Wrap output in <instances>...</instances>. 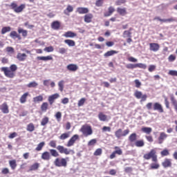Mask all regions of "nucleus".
I'll use <instances>...</instances> for the list:
<instances>
[{
  "label": "nucleus",
  "instance_id": "obj_1",
  "mask_svg": "<svg viewBox=\"0 0 177 177\" xmlns=\"http://www.w3.org/2000/svg\"><path fill=\"white\" fill-rule=\"evenodd\" d=\"M49 147H53V149H56L60 153V154H65L66 156H68V154H74V150L68 149V148L64 147L63 145L57 146L56 140H51L49 142Z\"/></svg>",
  "mask_w": 177,
  "mask_h": 177
},
{
  "label": "nucleus",
  "instance_id": "obj_2",
  "mask_svg": "<svg viewBox=\"0 0 177 177\" xmlns=\"http://www.w3.org/2000/svg\"><path fill=\"white\" fill-rule=\"evenodd\" d=\"M1 71L4 73V75L7 78H15L16 77V71H17V65L12 64L10 67H2Z\"/></svg>",
  "mask_w": 177,
  "mask_h": 177
},
{
  "label": "nucleus",
  "instance_id": "obj_3",
  "mask_svg": "<svg viewBox=\"0 0 177 177\" xmlns=\"http://www.w3.org/2000/svg\"><path fill=\"white\" fill-rule=\"evenodd\" d=\"M9 7L12 10H13L15 13H21L24 9H26V4L22 3L20 6H17V3L15 1L12 2L10 5Z\"/></svg>",
  "mask_w": 177,
  "mask_h": 177
},
{
  "label": "nucleus",
  "instance_id": "obj_4",
  "mask_svg": "<svg viewBox=\"0 0 177 177\" xmlns=\"http://www.w3.org/2000/svg\"><path fill=\"white\" fill-rule=\"evenodd\" d=\"M80 132H82L83 136L85 138H88V136H91L93 133V130H92V127L88 124L82 125L80 129Z\"/></svg>",
  "mask_w": 177,
  "mask_h": 177
},
{
  "label": "nucleus",
  "instance_id": "obj_5",
  "mask_svg": "<svg viewBox=\"0 0 177 177\" xmlns=\"http://www.w3.org/2000/svg\"><path fill=\"white\" fill-rule=\"evenodd\" d=\"M156 153L154 149H151L149 153L144 154L143 158L145 160H150L151 158L153 162H157L158 159L157 158Z\"/></svg>",
  "mask_w": 177,
  "mask_h": 177
},
{
  "label": "nucleus",
  "instance_id": "obj_6",
  "mask_svg": "<svg viewBox=\"0 0 177 177\" xmlns=\"http://www.w3.org/2000/svg\"><path fill=\"white\" fill-rule=\"evenodd\" d=\"M67 161H68V157L66 158H57L54 161V165L55 167H64L66 168L67 167Z\"/></svg>",
  "mask_w": 177,
  "mask_h": 177
},
{
  "label": "nucleus",
  "instance_id": "obj_7",
  "mask_svg": "<svg viewBox=\"0 0 177 177\" xmlns=\"http://www.w3.org/2000/svg\"><path fill=\"white\" fill-rule=\"evenodd\" d=\"M80 140V136L78 134L73 135L67 142L66 147H71L75 145V142Z\"/></svg>",
  "mask_w": 177,
  "mask_h": 177
},
{
  "label": "nucleus",
  "instance_id": "obj_8",
  "mask_svg": "<svg viewBox=\"0 0 177 177\" xmlns=\"http://www.w3.org/2000/svg\"><path fill=\"white\" fill-rule=\"evenodd\" d=\"M129 134V129H125L124 130L122 133V129H119L115 132V136L117 138V139H120L122 136H127V135Z\"/></svg>",
  "mask_w": 177,
  "mask_h": 177
},
{
  "label": "nucleus",
  "instance_id": "obj_9",
  "mask_svg": "<svg viewBox=\"0 0 177 177\" xmlns=\"http://www.w3.org/2000/svg\"><path fill=\"white\" fill-rule=\"evenodd\" d=\"M133 28H130L128 30H124L123 32V38H127V44H131L132 42V31Z\"/></svg>",
  "mask_w": 177,
  "mask_h": 177
},
{
  "label": "nucleus",
  "instance_id": "obj_10",
  "mask_svg": "<svg viewBox=\"0 0 177 177\" xmlns=\"http://www.w3.org/2000/svg\"><path fill=\"white\" fill-rule=\"evenodd\" d=\"M114 150L112 153L110 155L109 158L111 160H113V158H115V155L118 156H122V149L120 147H114Z\"/></svg>",
  "mask_w": 177,
  "mask_h": 177
},
{
  "label": "nucleus",
  "instance_id": "obj_11",
  "mask_svg": "<svg viewBox=\"0 0 177 177\" xmlns=\"http://www.w3.org/2000/svg\"><path fill=\"white\" fill-rule=\"evenodd\" d=\"M59 97H60V95H59V93H55L48 96V102L50 106H53V103H55V100H56V99H59Z\"/></svg>",
  "mask_w": 177,
  "mask_h": 177
},
{
  "label": "nucleus",
  "instance_id": "obj_12",
  "mask_svg": "<svg viewBox=\"0 0 177 177\" xmlns=\"http://www.w3.org/2000/svg\"><path fill=\"white\" fill-rule=\"evenodd\" d=\"M153 20H158L161 23H173V21H176V19L174 17H171L169 19H161L160 17H156Z\"/></svg>",
  "mask_w": 177,
  "mask_h": 177
},
{
  "label": "nucleus",
  "instance_id": "obj_13",
  "mask_svg": "<svg viewBox=\"0 0 177 177\" xmlns=\"http://www.w3.org/2000/svg\"><path fill=\"white\" fill-rule=\"evenodd\" d=\"M149 50L151 52H158V50H160V44L157 43H150Z\"/></svg>",
  "mask_w": 177,
  "mask_h": 177
},
{
  "label": "nucleus",
  "instance_id": "obj_14",
  "mask_svg": "<svg viewBox=\"0 0 177 177\" xmlns=\"http://www.w3.org/2000/svg\"><path fill=\"white\" fill-rule=\"evenodd\" d=\"M0 110L3 114H8L9 106L8 105V103L3 102L1 105H0Z\"/></svg>",
  "mask_w": 177,
  "mask_h": 177
},
{
  "label": "nucleus",
  "instance_id": "obj_15",
  "mask_svg": "<svg viewBox=\"0 0 177 177\" xmlns=\"http://www.w3.org/2000/svg\"><path fill=\"white\" fill-rule=\"evenodd\" d=\"M163 168H171L172 167L171 160L169 158H165L162 162Z\"/></svg>",
  "mask_w": 177,
  "mask_h": 177
},
{
  "label": "nucleus",
  "instance_id": "obj_16",
  "mask_svg": "<svg viewBox=\"0 0 177 177\" xmlns=\"http://www.w3.org/2000/svg\"><path fill=\"white\" fill-rule=\"evenodd\" d=\"M76 12L79 13V15H86L87 13H89V9L84 7H78L76 9Z\"/></svg>",
  "mask_w": 177,
  "mask_h": 177
},
{
  "label": "nucleus",
  "instance_id": "obj_17",
  "mask_svg": "<svg viewBox=\"0 0 177 177\" xmlns=\"http://www.w3.org/2000/svg\"><path fill=\"white\" fill-rule=\"evenodd\" d=\"M168 138V134L165 133V132H161L158 138L159 145H162L164 142V140Z\"/></svg>",
  "mask_w": 177,
  "mask_h": 177
},
{
  "label": "nucleus",
  "instance_id": "obj_18",
  "mask_svg": "<svg viewBox=\"0 0 177 177\" xmlns=\"http://www.w3.org/2000/svg\"><path fill=\"white\" fill-rule=\"evenodd\" d=\"M153 110L157 111L160 113H164V109L162 108V105L158 102H155L153 104Z\"/></svg>",
  "mask_w": 177,
  "mask_h": 177
},
{
  "label": "nucleus",
  "instance_id": "obj_19",
  "mask_svg": "<svg viewBox=\"0 0 177 177\" xmlns=\"http://www.w3.org/2000/svg\"><path fill=\"white\" fill-rule=\"evenodd\" d=\"M84 20L85 23H92V20H93V14H86L84 16Z\"/></svg>",
  "mask_w": 177,
  "mask_h": 177
},
{
  "label": "nucleus",
  "instance_id": "obj_20",
  "mask_svg": "<svg viewBox=\"0 0 177 177\" xmlns=\"http://www.w3.org/2000/svg\"><path fill=\"white\" fill-rule=\"evenodd\" d=\"M41 158L44 161H49V160H50V153H49L48 151L43 152L41 153Z\"/></svg>",
  "mask_w": 177,
  "mask_h": 177
},
{
  "label": "nucleus",
  "instance_id": "obj_21",
  "mask_svg": "<svg viewBox=\"0 0 177 177\" xmlns=\"http://www.w3.org/2000/svg\"><path fill=\"white\" fill-rule=\"evenodd\" d=\"M61 24L59 21H54L51 23V28L53 30H60Z\"/></svg>",
  "mask_w": 177,
  "mask_h": 177
},
{
  "label": "nucleus",
  "instance_id": "obj_22",
  "mask_svg": "<svg viewBox=\"0 0 177 177\" xmlns=\"http://www.w3.org/2000/svg\"><path fill=\"white\" fill-rule=\"evenodd\" d=\"M116 10H117V12L118 13V15H120V16H125V15H128V12H127L126 8L118 7Z\"/></svg>",
  "mask_w": 177,
  "mask_h": 177
},
{
  "label": "nucleus",
  "instance_id": "obj_23",
  "mask_svg": "<svg viewBox=\"0 0 177 177\" xmlns=\"http://www.w3.org/2000/svg\"><path fill=\"white\" fill-rule=\"evenodd\" d=\"M66 68L68 71L75 72L78 70V66L75 64H70L66 66Z\"/></svg>",
  "mask_w": 177,
  "mask_h": 177
},
{
  "label": "nucleus",
  "instance_id": "obj_24",
  "mask_svg": "<svg viewBox=\"0 0 177 177\" xmlns=\"http://www.w3.org/2000/svg\"><path fill=\"white\" fill-rule=\"evenodd\" d=\"M17 59L19 62H24L27 59V55L26 53H18L17 55Z\"/></svg>",
  "mask_w": 177,
  "mask_h": 177
},
{
  "label": "nucleus",
  "instance_id": "obj_25",
  "mask_svg": "<svg viewBox=\"0 0 177 177\" xmlns=\"http://www.w3.org/2000/svg\"><path fill=\"white\" fill-rule=\"evenodd\" d=\"M30 93L28 92L24 93L19 99L20 103L22 104L26 103V102H27V97H28Z\"/></svg>",
  "mask_w": 177,
  "mask_h": 177
},
{
  "label": "nucleus",
  "instance_id": "obj_26",
  "mask_svg": "<svg viewBox=\"0 0 177 177\" xmlns=\"http://www.w3.org/2000/svg\"><path fill=\"white\" fill-rule=\"evenodd\" d=\"M138 140V135L136 133H132L129 136V140L130 143H135L136 140Z\"/></svg>",
  "mask_w": 177,
  "mask_h": 177
},
{
  "label": "nucleus",
  "instance_id": "obj_27",
  "mask_svg": "<svg viewBox=\"0 0 177 177\" xmlns=\"http://www.w3.org/2000/svg\"><path fill=\"white\" fill-rule=\"evenodd\" d=\"M74 11V7L71 5H68L66 8L64 10V15H66V16H68L72 12Z\"/></svg>",
  "mask_w": 177,
  "mask_h": 177
},
{
  "label": "nucleus",
  "instance_id": "obj_28",
  "mask_svg": "<svg viewBox=\"0 0 177 177\" xmlns=\"http://www.w3.org/2000/svg\"><path fill=\"white\" fill-rule=\"evenodd\" d=\"M114 12H115V9H114L113 6H110L108 8V12H105L104 14V17H109L113 15V13H114Z\"/></svg>",
  "mask_w": 177,
  "mask_h": 177
},
{
  "label": "nucleus",
  "instance_id": "obj_29",
  "mask_svg": "<svg viewBox=\"0 0 177 177\" xmlns=\"http://www.w3.org/2000/svg\"><path fill=\"white\" fill-rule=\"evenodd\" d=\"M10 37L12 38V39H16L17 38L19 41L21 39V36L17 34V32L13 30L10 33Z\"/></svg>",
  "mask_w": 177,
  "mask_h": 177
},
{
  "label": "nucleus",
  "instance_id": "obj_30",
  "mask_svg": "<svg viewBox=\"0 0 177 177\" xmlns=\"http://www.w3.org/2000/svg\"><path fill=\"white\" fill-rule=\"evenodd\" d=\"M39 168V163L35 162L34 164L31 165L29 167L28 172L31 171H37Z\"/></svg>",
  "mask_w": 177,
  "mask_h": 177
},
{
  "label": "nucleus",
  "instance_id": "obj_31",
  "mask_svg": "<svg viewBox=\"0 0 177 177\" xmlns=\"http://www.w3.org/2000/svg\"><path fill=\"white\" fill-rule=\"evenodd\" d=\"M117 53H118V51L111 50H109V51H107L106 53H105L104 54V56L105 57H110V56H114V55H117Z\"/></svg>",
  "mask_w": 177,
  "mask_h": 177
},
{
  "label": "nucleus",
  "instance_id": "obj_32",
  "mask_svg": "<svg viewBox=\"0 0 177 177\" xmlns=\"http://www.w3.org/2000/svg\"><path fill=\"white\" fill-rule=\"evenodd\" d=\"M76 36H77V34L72 31H68L65 32L64 35V37H65L66 38H74Z\"/></svg>",
  "mask_w": 177,
  "mask_h": 177
},
{
  "label": "nucleus",
  "instance_id": "obj_33",
  "mask_svg": "<svg viewBox=\"0 0 177 177\" xmlns=\"http://www.w3.org/2000/svg\"><path fill=\"white\" fill-rule=\"evenodd\" d=\"M18 32L19 34H21L24 38H26V37L28 35V31L21 28H18Z\"/></svg>",
  "mask_w": 177,
  "mask_h": 177
},
{
  "label": "nucleus",
  "instance_id": "obj_34",
  "mask_svg": "<svg viewBox=\"0 0 177 177\" xmlns=\"http://www.w3.org/2000/svg\"><path fill=\"white\" fill-rule=\"evenodd\" d=\"M37 60H43V62H48V60H53L52 55H48L46 57H37Z\"/></svg>",
  "mask_w": 177,
  "mask_h": 177
},
{
  "label": "nucleus",
  "instance_id": "obj_35",
  "mask_svg": "<svg viewBox=\"0 0 177 177\" xmlns=\"http://www.w3.org/2000/svg\"><path fill=\"white\" fill-rule=\"evenodd\" d=\"M141 131L147 135H150L153 131V129L151 127H142Z\"/></svg>",
  "mask_w": 177,
  "mask_h": 177
},
{
  "label": "nucleus",
  "instance_id": "obj_36",
  "mask_svg": "<svg viewBox=\"0 0 177 177\" xmlns=\"http://www.w3.org/2000/svg\"><path fill=\"white\" fill-rule=\"evenodd\" d=\"M26 131H28V132H34V131H35V125H34V123H29L26 127Z\"/></svg>",
  "mask_w": 177,
  "mask_h": 177
},
{
  "label": "nucleus",
  "instance_id": "obj_37",
  "mask_svg": "<svg viewBox=\"0 0 177 177\" xmlns=\"http://www.w3.org/2000/svg\"><path fill=\"white\" fill-rule=\"evenodd\" d=\"M68 138H70V132H66L61 134V136L59 137V139L60 140H66V139H68Z\"/></svg>",
  "mask_w": 177,
  "mask_h": 177
},
{
  "label": "nucleus",
  "instance_id": "obj_38",
  "mask_svg": "<svg viewBox=\"0 0 177 177\" xmlns=\"http://www.w3.org/2000/svg\"><path fill=\"white\" fill-rule=\"evenodd\" d=\"M9 165H10L11 169L15 171V169H16V168L17 167V163L16 162V160H9Z\"/></svg>",
  "mask_w": 177,
  "mask_h": 177
},
{
  "label": "nucleus",
  "instance_id": "obj_39",
  "mask_svg": "<svg viewBox=\"0 0 177 177\" xmlns=\"http://www.w3.org/2000/svg\"><path fill=\"white\" fill-rule=\"evenodd\" d=\"M34 103H39V102H44V96L42 95H39L33 97Z\"/></svg>",
  "mask_w": 177,
  "mask_h": 177
},
{
  "label": "nucleus",
  "instance_id": "obj_40",
  "mask_svg": "<svg viewBox=\"0 0 177 177\" xmlns=\"http://www.w3.org/2000/svg\"><path fill=\"white\" fill-rule=\"evenodd\" d=\"M134 145L136 147H143V146H145V140H136Z\"/></svg>",
  "mask_w": 177,
  "mask_h": 177
},
{
  "label": "nucleus",
  "instance_id": "obj_41",
  "mask_svg": "<svg viewBox=\"0 0 177 177\" xmlns=\"http://www.w3.org/2000/svg\"><path fill=\"white\" fill-rule=\"evenodd\" d=\"M49 122V118L47 116H44L41 121V127H45L47 124Z\"/></svg>",
  "mask_w": 177,
  "mask_h": 177
},
{
  "label": "nucleus",
  "instance_id": "obj_42",
  "mask_svg": "<svg viewBox=\"0 0 177 177\" xmlns=\"http://www.w3.org/2000/svg\"><path fill=\"white\" fill-rule=\"evenodd\" d=\"M98 118L100 121H107V115H104L103 113L100 112L98 114Z\"/></svg>",
  "mask_w": 177,
  "mask_h": 177
},
{
  "label": "nucleus",
  "instance_id": "obj_43",
  "mask_svg": "<svg viewBox=\"0 0 177 177\" xmlns=\"http://www.w3.org/2000/svg\"><path fill=\"white\" fill-rule=\"evenodd\" d=\"M49 107V104L48 102H43L41 105V110L44 113L47 111Z\"/></svg>",
  "mask_w": 177,
  "mask_h": 177
},
{
  "label": "nucleus",
  "instance_id": "obj_44",
  "mask_svg": "<svg viewBox=\"0 0 177 177\" xmlns=\"http://www.w3.org/2000/svg\"><path fill=\"white\" fill-rule=\"evenodd\" d=\"M49 151L50 156H52L53 157H59V152H57L56 149H49Z\"/></svg>",
  "mask_w": 177,
  "mask_h": 177
},
{
  "label": "nucleus",
  "instance_id": "obj_45",
  "mask_svg": "<svg viewBox=\"0 0 177 177\" xmlns=\"http://www.w3.org/2000/svg\"><path fill=\"white\" fill-rule=\"evenodd\" d=\"M45 146V142H41L37 145V147L35 148L36 151H41L44 147Z\"/></svg>",
  "mask_w": 177,
  "mask_h": 177
},
{
  "label": "nucleus",
  "instance_id": "obj_46",
  "mask_svg": "<svg viewBox=\"0 0 177 177\" xmlns=\"http://www.w3.org/2000/svg\"><path fill=\"white\" fill-rule=\"evenodd\" d=\"M59 91L63 92L64 90V80H61L58 82Z\"/></svg>",
  "mask_w": 177,
  "mask_h": 177
},
{
  "label": "nucleus",
  "instance_id": "obj_47",
  "mask_svg": "<svg viewBox=\"0 0 177 177\" xmlns=\"http://www.w3.org/2000/svg\"><path fill=\"white\" fill-rule=\"evenodd\" d=\"M64 42L69 46H75V41H74V40L66 39L64 40Z\"/></svg>",
  "mask_w": 177,
  "mask_h": 177
},
{
  "label": "nucleus",
  "instance_id": "obj_48",
  "mask_svg": "<svg viewBox=\"0 0 177 177\" xmlns=\"http://www.w3.org/2000/svg\"><path fill=\"white\" fill-rule=\"evenodd\" d=\"M160 168V164H158L157 162H155V163H151L150 165L149 169H158Z\"/></svg>",
  "mask_w": 177,
  "mask_h": 177
},
{
  "label": "nucleus",
  "instance_id": "obj_49",
  "mask_svg": "<svg viewBox=\"0 0 177 177\" xmlns=\"http://www.w3.org/2000/svg\"><path fill=\"white\" fill-rule=\"evenodd\" d=\"M10 30H12V28H10V26H5L3 27L1 29V34H6V32H9V31H10Z\"/></svg>",
  "mask_w": 177,
  "mask_h": 177
},
{
  "label": "nucleus",
  "instance_id": "obj_50",
  "mask_svg": "<svg viewBox=\"0 0 177 177\" xmlns=\"http://www.w3.org/2000/svg\"><path fill=\"white\" fill-rule=\"evenodd\" d=\"M86 102V98L82 97L81 98L78 102H77V106L78 107H82V106H84L85 104V102Z\"/></svg>",
  "mask_w": 177,
  "mask_h": 177
},
{
  "label": "nucleus",
  "instance_id": "obj_51",
  "mask_svg": "<svg viewBox=\"0 0 177 177\" xmlns=\"http://www.w3.org/2000/svg\"><path fill=\"white\" fill-rule=\"evenodd\" d=\"M37 86H38V84L35 81L31 82L27 84L28 88H37Z\"/></svg>",
  "mask_w": 177,
  "mask_h": 177
},
{
  "label": "nucleus",
  "instance_id": "obj_52",
  "mask_svg": "<svg viewBox=\"0 0 177 177\" xmlns=\"http://www.w3.org/2000/svg\"><path fill=\"white\" fill-rule=\"evenodd\" d=\"M161 157H166L167 156H169V151L167 149H163L160 152Z\"/></svg>",
  "mask_w": 177,
  "mask_h": 177
},
{
  "label": "nucleus",
  "instance_id": "obj_53",
  "mask_svg": "<svg viewBox=\"0 0 177 177\" xmlns=\"http://www.w3.org/2000/svg\"><path fill=\"white\" fill-rule=\"evenodd\" d=\"M142 68L143 70H146L147 68V65L142 64V63H138L136 64V68Z\"/></svg>",
  "mask_w": 177,
  "mask_h": 177
},
{
  "label": "nucleus",
  "instance_id": "obj_54",
  "mask_svg": "<svg viewBox=\"0 0 177 177\" xmlns=\"http://www.w3.org/2000/svg\"><path fill=\"white\" fill-rule=\"evenodd\" d=\"M115 3L116 6H121V5L127 3V0H117Z\"/></svg>",
  "mask_w": 177,
  "mask_h": 177
},
{
  "label": "nucleus",
  "instance_id": "obj_55",
  "mask_svg": "<svg viewBox=\"0 0 177 177\" xmlns=\"http://www.w3.org/2000/svg\"><path fill=\"white\" fill-rule=\"evenodd\" d=\"M145 139H147V142H149V143H153V142H154V139L151 135L145 136Z\"/></svg>",
  "mask_w": 177,
  "mask_h": 177
},
{
  "label": "nucleus",
  "instance_id": "obj_56",
  "mask_svg": "<svg viewBox=\"0 0 177 177\" xmlns=\"http://www.w3.org/2000/svg\"><path fill=\"white\" fill-rule=\"evenodd\" d=\"M55 117L58 122H60L62 120V112H59V111L57 112L56 114L55 115Z\"/></svg>",
  "mask_w": 177,
  "mask_h": 177
},
{
  "label": "nucleus",
  "instance_id": "obj_57",
  "mask_svg": "<svg viewBox=\"0 0 177 177\" xmlns=\"http://www.w3.org/2000/svg\"><path fill=\"white\" fill-rule=\"evenodd\" d=\"M103 153V151L102 150L101 148H98L95 150L94 152V156H102V153Z\"/></svg>",
  "mask_w": 177,
  "mask_h": 177
},
{
  "label": "nucleus",
  "instance_id": "obj_58",
  "mask_svg": "<svg viewBox=\"0 0 177 177\" xmlns=\"http://www.w3.org/2000/svg\"><path fill=\"white\" fill-rule=\"evenodd\" d=\"M143 94H142V92L141 91H136L135 93H134V96L135 97H136V99H140V97H142V95Z\"/></svg>",
  "mask_w": 177,
  "mask_h": 177
},
{
  "label": "nucleus",
  "instance_id": "obj_59",
  "mask_svg": "<svg viewBox=\"0 0 177 177\" xmlns=\"http://www.w3.org/2000/svg\"><path fill=\"white\" fill-rule=\"evenodd\" d=\"M54 50H55V48H53V46H50L48 47H46L44 48V51L48 52V53L53 52Z\"/></svg>",
  "mask_w": 177,
  "mask_h": 177
},
{
  "label": "nucleus",
  "instance_id": "obj_60",
  "mask_svg": "<svg viewBox=\"0 0 177 177\" xmlns=\"http://www.w3.org/2000/svg\"><path fill=\"white\" fill-rule=\"evenodd\" d=\"M97 142V140H96V139H92L88 142V146H95Z\"/></svg>",
  "mask_w": 177,
  "mask_h": 177
},
{
  "label": "nucleus",
  "instance_id": "obj_61",
  "mask_svg": "<svg viewBox=\"0 0 177 177\" xmlns=\"http://www.w3.org/2000/svg\"><path fill=\"white\" fill-rule=\"evenodd\" d=\"M168 74L172 77H177V71L170 70Z\"/></svg>",
  "mask_w": 177,
  "mask_h": 177
},
{
  "label": "nucleus",
  "instance_id": "obj_62",
  "mask_svg": "<svg viewBox=\"0 0 177 177\" xmlns=\"http://www.w3.org/2000/svg\"><path fill=\"white\" fill-rule=\"evenodd\" d=\"M126 67L129 69L136 68V64H129L126 65Z\"/></svg>",
  "mask_w": 177,
  "mask_h": 177
},
{
  "label": "nucleus",
  "instance_id": "obj_63",
  "mask_svg": "<svg viewBox=\"0 0 177 177\" xmlns=\"http://www.w3.org/2000/svg\"><path fill=\"white\" fill-rule=\"evenodd\" d=\"M10 171L8 169V167H4L1 169V174L3 175H8V174H9Z\"/></svg>",
  "mask_w": 177,
  "mask_h": 177
},
{
  "label": "nucleus",
  "instance_id": "obj_64",
  "mask_svg": "<svg viewBox=\"0 0 177 177\" xmlns=\"http://www.w3.org/2000/svg\"><path fill=\"white\" fill-rule=\"evenodd\" d=\"M169 62H175L176 60V56L175 55H170L168 57Z\"/></svg>",
  "mask_w": 177,
  "mask_h": 177
}]
</instances>
